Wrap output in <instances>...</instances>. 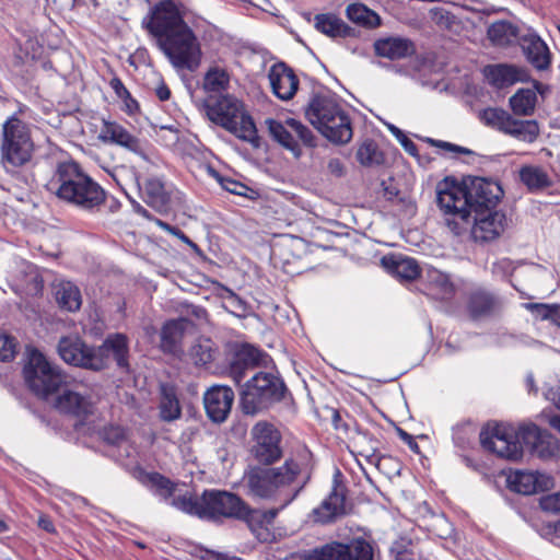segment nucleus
<instances>
[{"instance_id":"obj_1","label":"nucleus","mask_w":560,"mask_h":560,"mask_svg":"<svg viewBox=\"0 0 560 560\" xmlns=\"http://www.w3.org/2000/svg\"><path fill=\"white\" fill-rule=\"evenodd\" d=\"M304 465L290 457L278 467L255 466L243 477L249 497L267 500L278 505L267 510L252 509L246 502L237 520L246 522L249 529L260 539L268 526L302 491L306 480H301Z\"/></svg>"},{"instance_id":"obj_2","label":"nucleus","mask_w":560,"mask_h":560,"mask_svg":"<svg viewBox=\"0 0 560 560\" xmlns=\"http://www.w3.org/2000/svg\"><path fill=\"white\" fill-rule=\"evenodd\" d=\"M142 26L174 68L195 71L199 67L200 44L185 22L184 12L173 0H162L153 5L143 18Z\"/></svg>"},{"instance_id":"obj_3","label":"nucleus","mask_w":560,"mask_h":560,"mask_svg":"<svg viewBox=\"0 0 560 560\" xmlns=\"http://www.w3.org/2000/svg\"><path fill=\"white\" fill-rule=\"evenodd\" d=\"M502 196L498 183L481 177H469L462 183L446 178L436 186L438 206L445 214L446 226L455 235L467 232L472 212L493 210Z\"/></svg>"},{"instance_id":"obj_4","label":"nucleus","mask_w":560,"mask_h":560,"mask_svg":"<svg viewBox=\"0 0 560 560\" xmlns=\"http://www.w3.org/2000/svg\"><path fill=\"white\" fill-rule=\"evenodd\" d=\"M47 189L60 200L88 212L100 211L106 191L86 175L75 162H62L47 183Z\"/></svg>"},{"instance_id":"obj_5","label":"nucleus","mask_w":560,"mask_h":560,"mask_svg":"<svg viewBox=\"0 0 560 560\" xmlns=\"http://www.w3.org/2000/svg\"><path fill=\"white\" fill-rule=\"evenodd\" d=\"M305 116L327 140L335 144H346L352 139L350 116L329 93L313 95L305 108Z\"/></svg>"},{"instance_id":"obj_6","label":"nucleus","mask_w":560,"mask_h":560,"mask_svg":"<svg viewBox=\"0 0 560 560\" xmlns=\"http://www.w3.org/2000/svg\"><path fill=\"white\" fill-rule=\"evenodd\" d=\"M244 500L237 494L225 490H205L201 497L177 495L171 502L175 509L200 518L218 517L237 518Z\"/></svg>"},{"instance_id":"obj_7","label":"nucleus","mask_w":560,"mask_h":560,"mask_svg":"<svg viewBox=\"0 0 560 560\" xmlns=\"http://www.w3.org/2000/svg\"><path fill=\"white\" fill-rule=\"evenodd\" d=\"M34 142L26 122L16 116L9 117L1 129L0 164L11 175H16L33 160Z\"/></svg>"},{"instance_id":"obj_8","label":"nucleus","mask_w":560,"mask_h":560,"mask_svg":"<svg viewBox=\"0 0 560 560\" xmlns=\"http://www.w3.org/2000/svg\"><path fill=\"white\" fill-rule=\"evenodd\" d=\"M287 392L280 376L272 372H257L241 390L242 409L246 415H256L282 400Z\"/></svg>"},{"instance_id":"obj_9","label":"nucleus","mask_w":560,"mask_h":560,"mask_svg":"<svg viewBox=\"0 0 560 560\" xmlns=\"http://www.w3.org/2000/svg\"><path fill=\"white\" fill-rule=\"evenodd\" d=\"M212 121L235 135L238 139L258 145L257 129L243 104L231 95H224L209 107Z\"/></svg>"},{"instance_id":"obj_10","label":"nucleus","mask_w":560,"mask_h":560,"mask_svg":"<svg viewBox=\"0 0 560 560\" xmlns=\"http://www.w3.org/2000/svg\"><path fill=\"white\" fill-rule=\"evenodd\" d=\"M23 375L28 388L39 397L58 394L66 385V375L58 365H52L37 350H32L24 365Z\"/></svg>"},{"instance_id":"obj_11","label":"nucleus","mask_w":560,"mask_h":560,"mask_svg":"<svg viewBox=\"0 0 560 560\" xmlns=\"http://www.w3.org/2000/svg\"><path fill=\"white\" fill-rule=\"evenodd\" d=\"M480 444L487 452L500 458L517 460L523 456L522 444L514 439L513 428L489 422L480 431Z\"/></svg>"},{"instance_id":"obj_12","label":"nucleus","mask_w":560,"mask_h":560,"mask_svg":"<svg viewBox=\"0 0 560 560\" xmlns=\"http://www.w3.org/2000/svg\"><path fill=\"white\" fill-rule=\"evenodd\" d=\"M252 454L254 458L266 466H270L283 456L281 447L282 435L280 431L267 421H259L252 428Z\"/></svg>"},{"instance_id":"obj_13","label":"nucleus","mask_w":560,"mask_h":560,"mask_svg":"<svg viewBox=\"0 0 560 560\" xmlns=\"http://www.w3.org/2000/svg\"><path fill=\"white\" fill-rule=\"evenodd\" d=\"M266 125L272 139L290 150L296 158L301 155L298 140L306 147L316 145V137L312 130L294 118L287 119L284 124L269 118L266 120Z\"/></svg>"},{"instance_id":"obj_14","label":"nucleus","mask_w":560,"mask_h":560,"mask_svg":"<svg viewBox=\"0 0 560 560\" xmlns=\"http://www.w3.org/2000/svg\"><path fill=\"white\" fill-rule=\"evenodd\" d=\"M305 560H374V548L364 539L330 544L314 550Z\"/></svg>"},{"instance_id":"obj_15","label":"nucleus","mask_w":560,"mask_h":560,"mask_svg":"<svg viewBox=\"0 0 560 560\" xmlns=\"http://www.w3.org/2000/svg\"><path fill=\"white\" fill-rule=\"evenodd\" d=\"M61 393L56 396V408L67 415L80 420H85L94 415L96 400L92 393L83 387H62Z\"/></svg>"},{"instance_id":"obj_16","label":"nucleus","mask_w":560,"mask_h":560,"mask_svg":"<svg viewBox=\"0 0 560 560\" xmlns=\"http://www.w3.org/2000/svg\"><path fill=\"white\" fill-rule=\"evenodd\" d=\"M58 353L68 364L93 371L102 370V359L95 354V347H89L77 336L62 337L58 343Z\"/></svg>"},{"instance_id":"obj_17","label":"nucleus","mask_w":560,"mask_h":560,"mask_svg":"<svg viewBox=\"0 0 560 560\" xmlns=\"http://www.w3.org/2000/svg\"><path fill=\"white\" fill-rule=\"evenodd\" d=\"M504 306L503 299L486 288L470 290L466 299V307L474 320L499 316Z\"/></svg>"},{"instance_id":"obj_18","label":"nucleus","mask_w":560,"mask_h":560,"mask_svg":"<svg viewBox=\"0 0 560 560\" xmlns=\"http://www.w3.org/2000/svg\"><path fill=\"white\" fill-rule=\"evenodd\" d=\"M506 218L503 213L493 210L474 212L470 231L475 241L489 242L497 238L505 228Z\"/></svg>"},{"instance_id":"obj_19","label":"nucleus","mask_w":560,"mask_h":560,"mask_svg":"<svg viewBox=\"0 0 560 560\" xmlns=\"http://www.w3.org/2000/svg\"><path fill=\"white\" fill-rule=\"evenodd\" d=\"M265 354L257 348L249 345L235 346L229 353V375L240 384L249 370L258 366Z\"/></svg>"},{"instance_id":"obj_20","label":"nucleus","mask_w":560,"mask_h":560,"mask_svg":"<svg viewBox=\"0 0 560 560\" xmlns=\"http://www.w3.org/2000/svg\"><path fill=\"white\" fill-rule=\"evenodd\" d=\"M234 393L229 386L214 385L209 388L203 396V404L208 417L213 421L221 423L228 418Z\"/></svg>"},{"instance_id":"obj_21","label":"nucleus","mask_w":560,"mask_h":560,"mask_svg":"<svg viewBox=\"0 0 560 560\" xmlns=\"http://www.w3.org/2000/svg\"><path fill=\"white\" fill-rule=\"evenodd\" d=\"M509 488L517 493L530 495L537 492L546 491L552 487V479L546 474L539 471L516 470L508 476Z\"/></svg>"},{"instance_id":"obj_22","label":"nucleus","mask_w":560,"mask_h":560,"mask_svg":"<svg viewBox=\"0 0 560 560\" xmlns=\"http://www.w3.org/2000/svg\"><path fill=\"white\" fill-rule=\"evenodd\" d=\"M98 138L103 142L117 144L132 153L139 155L144 153L141 141L116 121L103 120Z\"/></svg>"},{"instance_id":"obj_23","label":"nucleus","mask_w":560,"mask_h":560,"mask_svg":"<svg viewBox=\"0 0 560 560\" xmlns=\"http://www.w3.org/2000/svg\"><path fill=\"white\" fill-rule=\"evenodd\" d=\"M269 81L273 94L282 100H291L299 86V79L294 74L293 70L287 67L284 63H276L270 68Z\"/></svg>"},{"instance_id":"obj_24","label":"nucleus","mask_w":560,"mask_h":560,"mask_svg":"<svg viewBox=\"0 0 560 560\" xmlns=\"http://www.w3.org/2000/svg\"><path fill=\"white\" fill-rule=\"evenodd\" d=\"M128 338L122 334L107 336L104 342L95 348V354L102 359V370L108 365L110 355L119 368L128 369Z\"/></svg>"},{"instance_id":"obj_25","label":"nucleus","mask_w":560,"mask_h":560,"mask_svg":"<svg viewBox=\"0 0 560 560\" xmlns=\"http://www.w3.org/2000/svg\"><path fill=\"white\" fill-rule=\"evenodd\" d=\"M518 44L527 60L538 70L550 65V52L545 42L534 32L527 30L520 36Z\"/></svg>"},{"instance_id":"obj_26","label":"nucleus","mask_w":560,"mask_h":560,"mask_svg":"<svg viewBox=\"0 0 560 560\" xmlns=\"http://www.w3.org/2000/svg\"><path fill=\"white\" fill-rule=\"evenodd\" d=\"M489 83L498 89L513 85L516 82L527 81L528 72L521 67L506 63L487 66L483 70Z\"/></svg>"},{"instance_id":"obj_27","label":"nucleus","mask_w":560,"mask_h":560,"mask_svg":"<svg viewBox=\"0 0 560 560\" xmlns=\"http://www.w3.org/2000/svg\"><path fill=\"white\" fill-rule=\"evenodd\" d=\"M138 187L144 202L159 212H166L170 209L171 196L166 190L163 180L159 177H148Z\"/></svg>"},{"instance_id":"obj_28","label":"nucleus","mask_w":560,"mask_h":560,"mask_svg":"<svg viewBox=\"0 0 560 560\" xmlns=\"http://www.w3.org/2000/svg\"><path fill=\"white\" fill-rule=\"evenodd\" d=\"M382 266L401 281H412L421 273V268L415 258L402 254H389L382 258Z\"/></svg>"},{"instance_id":"obj_29","label":"nucleus","mask_w":560,"mask_h":560,"mask_svg":"<svg viewBox=\"0 0 560 560\" xmlns=\"http://www.w3.org/2000/svg\"><path fill=\"white\" fill-rule=\"evenodd\" d=\"M345 502V489L335 482L329 495L314 510L315 520L320 523H329L343 515L346 512Z\"/></svg>"},{"instance_id":"obj_30","label":"nucleus","mask_w":560,"mask_h":560,"mask_svg":"<svg viewBox=\"0 0 560 560\" xmlns=\"http://www.w3.org/2000/svg\"><path fill=\"white\" fill-rule=\"evenodd\" d=\"M375 54L388 59H401L415 54V44L402 37H387L374 43Z\"/></svg>"},{"instance_id":"obj_31","label":"nucleus","mask_w":560,"mask_h":560,"mask_svg":"<svg viewBox=\"0 0 560 560\" xmlns=\"http://www.w3.org/2000/svg\"><path fill=\"white\" fill-rule=\"evenodd\" d=\"M190 325L191 322L183 317L165 323L161 330V349L172 354L180 351L184 332Z\"/></svg>"},{"instance_id":"obj_32","label":"nucleus","mask_w":560,"mask_h":560,"mask_svg":"<svg viewBox=\"0 0 560 560\" xmlns=\"http://www.w3.org/2000/svg\"><path fill=\"white\" fill-rule=\"evenodd\" d=\"M314 27L332 39L355 36V31L334 13L316 14Z\"/></svg>"},{"instance_id":"obj_33","label":"nucleus","mask_w":560,"mask_h":560,"mask_svg":"<svg viewBox=\"0 0 560 560\" xmlns=\"http://www.w3.org/2000/svg\"><path fill=\"white\" fill-rule=\"evenodd\" d=\"M488 38L494 46L508 47L520 40L518 27L510 21H495L488 27Z\"/></svg>"},{"instance_id":"obj_34","label":"nucleus","mask_w":560,"mask_h":560,"mask_svg":"<svg viewBox=\"0 0 560 560\" xmlns=\"http://www.w3.org/2000/svg\"><path fill=\"white\" fill-rule=\"evenodd\" d=\"M55 296L58 305L68 312H75L81 307V292L79 288L70 281L56 283Z\"/></svg>"},{"instance_id":"obj_35","label":"nucleus","mask_w":560,"mask_h":560,"mask_svg":"<svg viewBox=\"0 0 560 560\" xmlns=\"http://www.w3.org/2000/svg\"><path fill=\"white\" fill-rule=\"evenodd\" d=\"M218 354L214 342L208 338H200L188 351L189 360L197 366H207L212 363Z\"/></svg>"},{"instance_id":"obj_36","label":"nucleus","mask_w":560,"mask_h":560,"mask_svg":"<svg viewBox=\"0 0 560 560\" xmlns=\"http://www.w3.org/2000/svg\"><path fill=\"white\" fill-rule=\"evenodd\" d=\"M159 409L163 421L172 422L180 418L182 407L172 387L165 385L161 387Z\"/></svg>"},{"instance_id":"obj_37","label":"nucleus","mask_w":560,"mask_h":560,"mask_svg":"<svg viewBox=\"0 0 560 560\" xmlns=\"http://www.w3.org/2000/svg\"><path fill=\"white\" fill-rule=\"evenodd\" d=\"M503 133L524 142H533L538 137L539 128L535 120H518L511 116Z\"/></svg>"},{"instance_id":"obj_38","label":"nucleus","mask_w":560,"mask_h":560,"mask_svg":"<svg viewBox=\"0 0 560 560\" xmlns=\"http://www.w3.org/2000/svg\"><path fill=\"white\" fill-rule=\"evenodd\" d=\"M425 279L430 290L438 299L448 300L453 296L454 285L446 273L432 268L427 271Z\"/></svg>"},{"instance_id":"obj_39","label":"nucleus","mask_w":560,"mask_h":560,"mask_svg":"<svg viewBox=\"0 0 560 560\" xmlns=\"http://www.w3.org/2000/svg\"><path fill=\"white\" fill-rule=\"evenodd\" d=\"M229 85L230 74L219 66L209 68L203 77L202 88L208 93H222L228 90Z\"/></svg>"},{"instance_id":"obj_40","label":"nucleus","mask_w":560,"mask_h":560,"mask_svg":"<svg viewBox=\"0 0 560 560\" xmlns=\"http://www.w3.org/2000/svg\"><path fill=\"white\" fill-rule=\"evenodd\" d=\"M347 16L353 23L366 28H374L381 24L378 14L362 3L348 5Z\"/></svg>"},{"instance_id":"obj_41","label":"nucleus","mask_w":560,"mask_h":560,"mask_svg":"<svg viewBox=\"0 0 560 560\" xmlns=\"http://www.w3.org/2000/svg\"><path fill=\"white\" fill-rule=\"evenodd\" d=\"M537 102L536 92L532 89H521L511 98L510 106L515 115L533 114Z\"/></svg>"},{"instance_id":"obj_42","label":"nucleus","mask_w":560,"mask_h":560,"mask_svg":"<svg viewBox=\"0 0 560 560\" xmlns=\"http://www.w3.org/2000/svg\"><path fill=\"white\" fill-rule=\"evenodd\" d=\"M520 178L529 190L542 189L551 184L548 174L539 166H523L520 171Z\"/></svg>"},{"instance_id":"obj_43","label":"nucleus","mask_w":560,"mask_h":560,"mask_svg":"<svg viewBox=\"0 0 560 560\" xmlns=\"http://www.w3.org/2000/svg\"><path fill=\"white\" fill-rule=\"evenodd\" d=\"M524 306L536 319L549 320L560 327V304L526 303Z\"/></svg>"},{"instance_id":"obj_44","label":"nucleus","mask_w":560,"mask_h":560,"mask_svg":"<svg viewBox=\"0 0 560 560\" xmlns=\"http://www.w3.org/2000/svg\"><path fill=\"white\" fill-rule=\"evenodd\" d=\"M144 482L150 485L154 489L155 494L161 497L171 505V502L175 497L174 485L170 479L159 472H151L145 475Z\"/></svg>"},{"instance_id":"obj_45","label":"nucleus","mask_w":560,"mask_h":560,"mask_svg":"<svg viewBox=\"0 0 560 560\" xmlns=\"http://www.w3.org/2000/svg\"><path fill=\"white\" fill-rule=\"evenodd\" d=\"M511 115L501 108L489 107L479 113V119L488 127L503 132Z\"/></svg>"},{"instance_id":"obj_46","label":"nucleus","mask_w":560,"mask_h":560,"mask_svg":"<svg viewBox=\"0 0 560 560\" xmlns=\"http://www.w3.org/2000/svg\"><path fill=\"white\" fill-rule=\"evenodd\" d=\"M358 443L361 447L360 454L364 456L369 463L378 465L381 459L378 456L380 441L369 432L360 431Z\"/></svg>"},{"instance_id":"obj_47","label":"nucleus","mask_w":560,"mask_h":560,"mask_svg":"<svg viewBox=\"0 0 560 560\" xmlns=\"http://www.w3.org/2000/svg\"><path fill=\"white\" fill-rule=\"evenodd\" d=\"M357 159L362 165L370 166L381 164L383 154L373 140H365L358 149Z\"/></svg>"},{"instance_id":"obj_48","label":"nucleus","mask_w":560,"mask_h":560,"mask_svg":"<svg viewBox=\"0 0 560 560\" xmlns=\"http://www.w3.org/2000/svg\"><path fill=\"white\" fill-rule=\"evenodd\" d=\"M542 435V432L534 423H524L521 424L516 431L514 430V439L518 441L522 446L525 445L528 448L535 445Z\"/></svg>"},{"instance_id":"obj_49","label":"nucleus","mask_w":560,"mask_h":560,"mask_svg":"<svg viewBox=\"0 0 560 560\" xmlns=\"http://www.w3.org/2000/svg\"><path fill=\"white\" fill-rule=\"evenodd\" d=\"M18 353V342L15 338L0 329V361H12Z\"/></svg>"},{"instance_id":"obj_50","label":"nucleus","mask_w":560,"mask_h":560,"mask_svg":"<svg viewBox=\"0 0 560 560\" xmlns=\"http://www.w3.org/2000/svg\"><path fill=\"white\" fill-rule=\"evenodd\" d=\"M530 453L541 459H547L552 457L556 454L557 446L550 440L549 436L542 435V438L530 448Z\"/></svg>"},{"instance_id":"obj_51","label":"nucleus","mask_w":560,"mask_h":560,"mask_svg":"<svg viewBox=\"0 0 560 560\" xmlns=\"http://www.w3.org/2000/svg\"><path fill=\"white\" fill-rule=\"evenodd\" d=\"M540 505L545 511L560 513V492L544 497Z\"/></svg>"},{"instance_id":"obj_52","label":"nucleus","mask_w":560,"mask_h":560,"mask_svg":"<svg viewBox=\"0 0 560 560\" xmlns=\"http://www.w3.org/2000/svg\"><path fill=\"white\" fill-rule=\"evenodd\" d=\"M221 186L229 192L245 196L248 187L231 178H224L221 180Z\"/></svg>"},{"instance_id":"obj_53","label":"nucleus","mask_w":560,"mask_h":560,"mask_svg":"<svg viewBox=\"0 0 560 560\" xmlns=\"http://www.w3.org/2000/svg\"><path fill=\"white\" fill-rule=\"evenodd\" d=\"M432 144H434L435 147H439V148H442L446 151H450V152H455V153H463V154H470L471 151L467 148H464V147H459V145H456V144H453L451 142H446V141H441V140H432L430 139L429 140Z\"/></svg>"},{"instance_id":"obj_54","label":"nucleus","mask_w":560,"mask_h":560,"mask_svg":"<svg viewBox=\"0 0 560 560\" xmlns=\"http://www.w3.org/2000/svg\"><path fill=\"white\" fill-rule=\"evenodd\" d=\"M327 168L328 172L336 177H341L345 174V165L337 158L330 159L328 161Z\"/></svg>"},{"instance_id":"obj_55","label":"nucleus","mask_w":560,"mask_h":560,"mask_svg":"<svg viewBox=\"0 0 560 560\" xmlns=\"http://www.w3.org/2000/svg\"><path fill=\"white\" fill-rule=\"evenodd\" d=\"M109 85L120 100L122 97H128L129 91L119 78H113L109 82Z\"/></svg>"},{"instance_id":"obj_56","label":"nucleus","mask_w":560,"mask_h":560,"mask_svg":"<svg viewBox=\"0 0 560 560\" xmlns=\"http://www.w3.org/2000/svg\"><path fill=\"white\" fill-rule=\"evenodd\" d=\"M121 101L125 105V112L129 115H133L139 110L138 102L131 96L130 92L128 93V97H122Z\"/></svg>"},{"instance_id":"obj_57","label":"nucleus","mask_w":560,"mask_h":560,"mask_svg":"<svg viewBox=\"0 0 560 560\" xmlns=\"http://www.w3.org/2000/svg\"><path fill=\"white\" fill-rule=\"evenodd\" d=\"M154 92H155L156 97L162 102L167 101L171 97V90L164 83V81H160V83L155 88Z\"/></svg>"},{"instance_id":"obj_58","label":"nucleus","mask_w":560,"mask_h":560,"mask_svg":"<svg viewBox=\"0 0 560 560\" xmlns=\"http://www.w3.org/2000/svg\"><path fill=\"white\" fill-rule=\"evenodd\" d=\"M400 143L409 154L417 155L418 149L413 141L408 139L406 136H402V139H400Z\"/></svg>"},{"instance_id":"obj_59","label":"nucleus","mask_w":560,"mask_h":560,"mask_svg":"<svg viewBox=\"0 0 560 560\" xmlns=\"http://www.w3.org/2000/svg\"><path fill=\"white\" fill-rule=\"evenodd\" d=\"M228 301L231 303L232 306L236 307L240 311L246 310L245 303L236 294L232 292H230Z\"/></svg>"},{"instance_id":"obj_60","label":"nucleus","mask_w":560,"mask_h":560,"mask_svg":"<svg viewBox=\"0 0 560 560\" xmlns=\"http://www.w3.org/2000/svg\"><path fill=\"white\" fill-rule=\"evenodd\" d=\"M547 398L552 400L555 406L560 410V384L557 386L555 390L551 389L548 392Z\"/></svg>"},{"instance_id":"obj_61","label":"nucleus","mask_w":560,"mask_h":560,"mask_svg":"<svg viewBox=\"0 0 560 560\" xmlns=\"http://www.w3.org/2000/svg\"><path fill=\"white\" fill-rule=\"evenodd\" d=\"M201 560H241L238 558H228L223 555L215 553V552H206L205 556L201 557Z\"/></svg>"},{"instance_id":"obj_62","label":"nucleus","mask_w":560,"mask_h":560,"mask_svg":"<svg viewBox=\"0 0 560 560\" xmlns=\"http://www.w3.org/2000/svg\"><path fill=\"white\" fill-rule=\"evenodd\" d=\"M38 525L40 528L45 529L48 533H51L55 530L52 523L48 518L40 517L38 521Z\"/></svg>"},{"instance_id":"obj_63","label":"nucleus","mask_w":560,"mask_h":560,"mask_svg":"<svg viewBox=\"0 0 560 560\" xmlns=\"http://www.w3.org/2000/svg\"><path fill=\"white\" fill-rule=\"evenodd\" d=\"M549 424L551 428L560 432V416H552L549 418Z\"/></svg>"},{"instance_id":"obj_64","label":"nucleus","mask_w":560,"mask_h":560,"mask_svg":"<svg viewBox=\"0 0 560 560\" xmlns=\"http://www.w3.org/2000/svg\"><path fill=\"white\" fill-rule=\"evenodd\" d=\"M178 238L180 241H183L184 243L190 245L191 247H197V245L190 241V238L182 231L180 235L178 236Z\"/></svg>"}]
</instances>
